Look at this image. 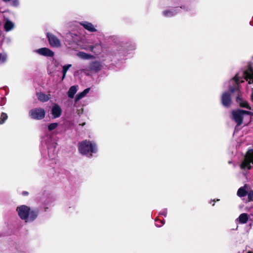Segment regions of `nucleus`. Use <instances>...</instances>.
Instances as JSON below:
<instances>
[{
  "label": "nucleus",
  "mask_w": 253,
  "mask_h": 253,
  "mask_svg": "<svg viewBox=\"0 0 253 253\" xmlns=\"http://www.w3.org/2000/svg\"><path fill=\"white\" fill-rule=\"evenodd\" d=\"M244 80L247 81L249 84H253V67L251 64L240 70L236 76L231 80L230 83L232 84L233 85H229L230 91L233 92L238 89L239 84L244 82Z\"/></svg>",
  "instance_id": "nucleus-1"
},
{
  "label": "nucleus",
  "mask_w": 253,
  "mask_h": 253,
  "mask_svg": "<svg viewBox=\"0 0 253 253\" xmlns=\"http://www.w3.org/2000/svg\"><path fill=\"white\" fill-rule=\"evenodd\" d=\"M79 151L83 155L91 157L93 154L97 153V145L94 141L84 140L79 144Z\"/></svg>",
  "instance_id": "nucleus-2"
},
{
  "label": "nucleus",
  "mask_w": 253,
  "mask_h": 253,
  "mask_svg": "<svg viewBox=\"0 0 253 253\" xmlns=\"http://www.w3.org/2000/svg\"><path fill=\"white\" fill-rule=\"evenodd\" d=\"M16 211L19 217L26 222L33 221L38 216V212L36 211L31 210L30 208L26 205L18 207Z\"/></svg>",
  "instance_id": "nucleus-3"
},
{
  "label": "nucleus",
  "mask_w": 253,
  "mask_h": 253,
  "mask_svg": "<svg viewBox=\"0 0 253 253\" xmlns=\"http://www.w3.org/2000/svg\"><path fill=\"white\" fill-rule=\"evenodd\" d=\"M232 119L235 122L237 126H240L243 123L246 117H249L251 112L240 109L234 110L232 112Z\"/></svg>",
  "instance_id": "nucleus-4"
},
{
  "label": "nucleus",
  "mask_w": 253,
  "mask_h": 253,
  "mask_svg": "<svg viewBox=\"0 0 253 253\" xmlns=\"http://www.w3.org/2000/svg\"><path fill=\"white\" fill-rule=\"evenodd\" d=\"M252 165H253V150H250L247 152L240 167L242 169H250Z\"/></svg>",
  "instance_id": "nucleus-5"
},
{
  "label": "nucleus",
  "mask_w": 253,
  "mask_h": 253,
  "mask_svg": "<svg viewBox=\"0 0 253 253\" xmlns=\"http://www.w3.org/2000/svg\"><path fill=\"white\" fill-rule=\"evenodd\" d=\"M29 115L33 119L41 120L44 118L45 111L42 108H35L29 111Z\"/></svg>",
  "instance_id": "nucleus-6"
},
{
  "label": "nucleus",
  "mask_w": 253,
  "mask_h": 253,
  "mask_svg": "<svg viewBox=\"0 0 253 253\" xmlns=\"http://www.w3.org/2000/svg\"><path fill=\"white\" fill-rule=\"evenodd\" d=\"M47 37L48 38L49 42L51 46L58 47L61 46L60 40L55 36L47 33Z\"/></svg>",
  "instance_id": "nucleus-7"
},
{
  "label": "nucleus",
  "mask_w": 253,
  "mask_h": 253,
  "mask_svg": "<svg viewBox=\"0 0 253 253\" xmlns=\"http://www.w3.org/2000/svg\"><path fill=\"white\" fill-rule=\"evenodd\" d=\"M34 52L39 55L46 57H53L54 56V52L50 49L46 47L35 49Z\"/></svg>",
  "instance_id": "nucleus-8"
},
{
  "label": "nucleus",
  "mask_w": 253,
  "mask_h": 253,
  "mask_svg": "<svg viewBox=\"0 0 253 253\" xmlns=\"http://www.w3.org/2000/svg\"><path fill=\"white\" fill-rule=\"evenodd\" d=\"M102 69V65L97 61L91 62L88 67V70L97 72Z\"/></svg>",
  "instance_id": "nucleus-9"
},
{
  "label": "nucleus",
  "mask_w": 253,
  "mask_h": 253,
  "mask_svg": "<svg viewBox=\"0 0 253 253\" xmlns=\"http://www.w3.org/2000/svg\"><path fill=\"white\" fill-rule=\"evenodd\" d=\"M80 24L86 30L90 32H95L97 31L95 26H94L90 22L84 21L80 22Z\"/></svg>",
  "instance_id": "nucleus-10"
},
{
  "label": "nucleus",
  "mask_w": 253,
  "mask_h": 253,
  "mask_svg": "<svg viewBox=\"0 0 253 253\" xmlns=\"http://www.w3.org/2000/svg\"><path fill=\"white\" fill-rule=\"evenodd\" d=\"M180 8H174L165 10L163 12V15L166 17H170L177 13Z\"/></svg>",
  "instance_id": "nucleus-11"
},
{
  "label": "nucleus",
  "mask_w": 253,
  "mask_h": 253,
  "mask_svg": "<svg viewBox=\"0 0 253 253\" xmlns=\"http://www.w3.org/2000/svg\"><path fill=\"white\" fill-rule=\"evenodd\" d=\"M222 105L225 107H228L231 103L230 95L227 92H224L221 96Z\"/></svg>",
  "instance_id": "nucleus-12"
},
{
  "label": "nucleus",
  "mask_w": 253,
  "mask_h": 253,
  "mask_svg": "<svg viewBox=\"0 0 253 253\" xmlns=\"http://www.w3.org/2000/svg\"><path fill=\"white\" fill-rule=\"evenodd\" d=\"M62 113L61 107L57 104H54L51 109V114L54 118L59 117Z\"/></svg>",
  "instance_id": "nucleus-13"
},
{
  "label": "nucleus",
  "mask_w": 253,
  "mask_h": 253,
  "mask_svg": "<svg viewBox=\"0 0 253 253\" xmlns=\"http://www.w3.org/2000/svg\"><path fill=\"white\" fill-rule=\"evenodd\" d=\"M76 55L80 59L83 60L93 59L95 58L94 55L83 51H79L77 52Z\"/></svg>",
  "instance_id": "nucleus-14"
},
{
  "label": "nucleus",
  "mask_w": 253,
  "mask_h": 253,
  "mask_svg": "<svg viewBox=\"0 0 253 253\" xmlns=\"http://www.w3.org/2000/svg\"><path fill=\"white\" fill-rule=\"evenodd\" d=\"M237 102L241 107L246 108L249 110H252V108L249 104L248 102L244 100L241 97L238 96L237 97Z\"/></svg>",
  "instance_id": "nucleus-15"
},
{
  "label": "nucleus",
  "mask_w": 253,
  "mask_h": 253,
  "mask_svg": "<svg viewBox=\"0 0 253 253\" xmlns=\"http://www.w3.org/2000/svg\"><path fill=\"white\" fill-rule=\"evenodd\" d=\"M50 94H45L42 92L37 93V96L38 99L42 102L47 101L50 98Z\"/></svg>",
  "instance_id": "nucleus-16"
},
{
  "label": "nucleus",
  "mask_w": 253,
  "mask_h": 253,
  "mask_svg": "<svg viewBox=\"0 0 253 253\" xmlns=\"http://www.w3.org/2000/svg\"><path fill=\"white\" fill-rule=\"evenodd\" d=\"M14 27V24L10 20L6 19L4 25V28L5 31L9 32L12 30Z\"/></svg>",
  "instance_id": "nucleus-17"
},
{
  "label": "nucleus",
  "mask_w": 253,
  "mask_h": 253,
  "mask_svg": "<svg viewBox=\"0 0 253 253\" xmlns=\"http://www.w3.org/2000/svg\"><path fill=\"white\" fill-rule=\"evenodd\" d=\"M90 88H87L84 89L82 92L77 94L75 97V101L78 102L80 99L85 96V95L89 92Z\"/></svg>",
  "instance_id": "nucleus-18"
},
{
  "label": "nucleus",
  "mask_w": 253,
  "mask_h": 253,
  "mask_svg": "<svg viewBox=\"0 0 253 253\" xmlns=\"http://www.w3.org/2000/svg\"><path fill=\"white\" fill-rule=\"evenodd\" d=\"M78 90V86L77 85H73L69 89L68 91V95L69 97L73 98L75 94L76 93Z\"/></svg>",
  "instance_id": "nucleus-19"
},
{
  "label": "nucleus",
  "mask_w": 253,
  "mask_h": 253,
  "mask_svg": "<svg viewBox=\"0 0 253 253\" xmlns=\"http://www.w3.org/2000/svg\"><path fill=\"white\" fill-rule=\"evenodd\" d=\"M247 191L245 186L240 188L237 192V195L240 197H244L246 195Z\"/></svg>",
  "instance_id": "nucleus-20"
},
{
  "label": "nucleus",
  "mask_w": 253,
  "mask_h": 253,
  "mask_svg": "<svg viewBox=\"0 0 253 253\" xmlns=\"http://www.w3.org/2000/svg\"><path fill=\"white\" fill-rule=\"evenodd\" d=\"M240 223H246L248 220V216L247 213H242L238 218Z\"/></svg>",
  "instance_id": "nucleus-21"
},
{
  "label": "nucleus",
  "mask_w": 253,
  "mask_h": 253,
  "mask_svg": "<svg viewBox=\"0 0 253 253\" xmlns=\"http://www.w3.org/2000/svg\"><path fill=\"white\" fill-rule=\"evenodd\" d=\"M59 124L57 123H53L49 124L47 126V129L49 131H51L55 129L58 126Z\"/></svg>",
  "instance_id": "nucleus-22"
},
{
  "label": "nucleus",
  "mask_w": 253,
  "mask_h": 253,
  "mask_svg": "<svg viewBox=\"0 0 253 253\" xmlns=\"http://www.w3.org/2000/svg\"><path fill=\"white\" fill-rule=\"evenodd\" d=\"M71 64H68L66 65H64L63 66V70H62V73H63V77H62V80H63L65 76L66 73L68 71V70L71 67Z\"/></svg>",
  "instance_id": "nucleus-23"
},
{
  "label": "nucleus",
  "mask_w": 253,
  "mask_h": 253,
  "mask_svg": "<svg viewBox=\"0 0 253 253\" xmlns=\"http://www.w3.org/2000/svg\"><path fill=\"white\" fill-rule=\"evenodd\" d=\"M7 60V55L5 53L0 54V64H3L6 62Z\"/></svg>",
  "instance_id": "nucleus-24"
},
{
  "label": "nucleus",
  "mask_w": 253,
  "mask_h": 253,
  "mask_svg": "<svg viewBox=\"0 0 253 253\" xmlns=\"http://www.w3.org/2000/svg\"><path fill=\"white\" fill-rule=\"evenodd\" d=\"M7 119V115L4 113H2L0 118V124H2Z\"/></svg>",
  "instance_id": "nucleus-25"
},
{
  "label": "nucleus",
  "mask_w": 253,
  "mask_h": 253,
  "mask_svg": "<svg viewBox=\"0 0 253 253\" xmlns=\"http://www.w3.org/2000/svg\"><path fill=\"white\" fill-rule=\"evenodd\" d=\"M11 5L13 6H18L19 5V0H13L11 2Z\"/></svg>",
  "instance_id": "nucleus-26"
},
{
  "label": "nucleus",
  "mask_w": 253,
  "mask_h": 253,
  "mask_svg": "<svg viewBox=\"0 0 253 253\" xmlns=\"http://www.w3.org/2000/svg\"><path fill=\"white\" fill-rule=\"evenodd\" d=\"M248 198L251 201L253 200V192H250L248 194Z\"/></svg>",
  "instance_id": "nucleus-27"
},
{
  "label": "nucleus",
  "mask_w": 253,
  "mask_h": 253,
  "mask_svg": "<svg viewBox=\"0 0 253 253\" xmlns=\"http://www.w3.org/2000/svg\"><path fill=\"white\" fill-rule=\"evenodd\" d=\"M167 210L166 209H164L161 212H160V214H162V215H164L165 216H166L167 215Z\"/></svg>",
  "instance_id": "nucleus-28"
},
{
  "label": "nucleus",
  "mask_w": 253,
  "mask_h": 253,
  "mask_svg": "<svg viewBox=\"0 0 253 253\" xmlns=\"http://www.w3.org/2000/svg\"><path fill=\"white\" fill-rule=\"evenodd\" d=\"M94 47H95V46L94 45L89 46V50L91 52H93Z\"/></svg>",
  "instance_id": "nucleus-29"
},
{
  "label": "nucleus",
  "mask_w": 253,
  "mask_h": 253,
  "mask_svg": "<svg viewBox=\"0 0 253 253\" xmlns=\"http://www.w3.org/2000/svg\"><path fill=\"white\" fill-rule=\"evenodd\" d=\"M251 97V99H252V101L253 102V88H252Z\"/></svg>",
  "instance_id": "nucleus-30"
},
{
  "label": "nucleus",
  "mask_w": 253,
  "mask_h": 253,
  "mask_svg": "<svg viewBox=\"0 0 253 253\" xmlns=\"http://www.w3.org/2000/svg\"><path fill=\"white\" fill-rule=\"evenodd\" d=\"M27 194H28V192H23V195H26Z\"/></svg>",
  "instance_id": "nucleus-31"
},
{
  "label": "nucleus",
  "mask_w": 253,
  "mask_h": 253,
  "mask_svg": "<svg viewBox=\"0 0 253 253\" xmlns=\"http://www.w3.org/2000/svg\"><path fill=\"white\" fill-rule=\"evenodd\" d=\"M3 1L6 2H8V1H10L11 0H2Z\"/></svg>",
  "instance_id": "nucleus-32"
},
{
  "label": "nucleus",
  "mask_w": 253,
  "mask_h": 253,
  "mask_svg": "<svg viewBox=\"0 0 253 253\" xmlns=\"http://www.w3.org/2000/svg\"><path fill=\"white\" fill-rule=\"evenodd\" d=\"M82 48L86 50V48H85V47H83Z\"/></svg>",
  "instance_id": "nucleus-33"
},
{
  "label": "nucleus",
  "mask_w": 253,
  "mask_h": 253,
  "mask_svg": "<svg viewBox=\"0 0 253 253\" xmlns=\"http://www.w3.org/2000/svg\"><path fill=\"white\" fill-rule=\"evenodd\" d=\"M248 253H252L251 252H249Z\"/></svg>",
  "instance_id": "nucleus-34"
}]
</instances>
